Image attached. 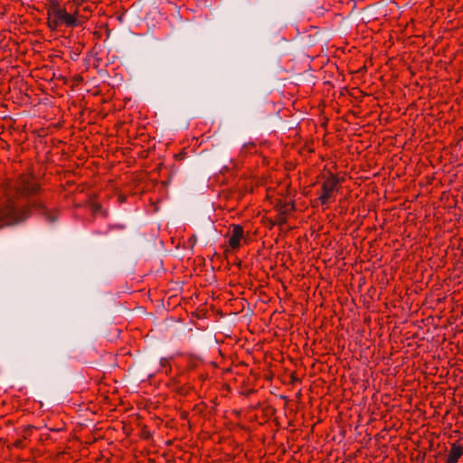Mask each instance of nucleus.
Here are the masks:
<instances>
[{
    "mask_svg": "<svg viewBox=\"0 0 463 463\" xmlns=\"http://www.w3.org/2000/svg\"><path fill=\"white\" fill-rule=\"evenodd\" d=\"M39 185L34 177L23 175L15 182L0 184V227L24 220L27 216L24 202L37 193Z\"/></svg>",
    "mask_w": 463,
    "mask_h": 463,
    "instance_id": "f257e3e1",
    "label": "nucleus"
},
{
    "mask_svg": "<svg viewBox=\"0 0 463 463\" xmlns=\"http://www.w3.org/2000/svg\"><path fill=\"white\" fill-rule=\"evenodd\" d=\"M74 27L79 24L77 17L70 14L58 4H53L48 9V26L51 30H56L61 25Z\"/></svg>",
    "mask_w": 463,
    "mask_h": 463,
    "instance_id": "f03ea898",
    "label": "nucleus"
},
{
    "mask_svg": "<svg viewBox=\"0 0 463 463\" xmlns=\"http://www.w3.org/2000/svg\"><path fill=\"white\" fill-rule=\"evenodd\" d=\"M339 179L338 177L330 173L327 175L321 184L318 202L322 205H328L334 201L335 194L339 190Z\"/></svg>",
    "mask_w": 463,
    "mask_h": 463,
    "instance_id": "7ed1b4c3",
    "label": "nucleus"
},
{
    "mask_svg": "<svg viewBox=\"0 0 463 463\" xmlns=\"http://www.w3.org/2000/svg\"><path fill=\"white\" fill-rule=\"evenodd\" d=\"M244 231L241 225H233L231 230L229 238V247L232 250H237L241 246L242 241H245Z\"/></svg>",
    "mask_w": 463,
    "mask_h": 463,
    "instance_id": "20e7f679",
    "label": "nucleus"
},
{
    "mask_svg": "<svg viewBox=\"0 0 463 463\" xmlns=\"http://www.w3.org/2000/svg\"><path fill=\"white\" fill-rule=\"evenodd\" d=\"M463 455V446L455 442L451 445L446 463H457Z\"/></svg>",
    "mask_w": 463,
    "mask_h": 463,
    "instance_id": "39448f33",
    "label": "nucleus"
},
{
    "mask_svg": "<svg viewBox=\"0 0 463 463\" xmlns=\"http://www.w3.org/2000/svg\"><path fill=\"white\" fill-rule=\"evenodd\" d=\"M279 222H286L285 217H284V216H282V215H281V216H279Z\"/></svg>",
    "mask_w": 463,
    "mask_h": 463,
    "instance_id": "423d86ee",
    "label": "nucleus"
}]
</instances>
